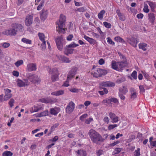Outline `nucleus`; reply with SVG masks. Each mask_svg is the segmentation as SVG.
I'll list each match as a JSON object with an SVG mask.
<instances>
[{
    "mask_svg": "<svg viewBox=\"0 0 156 156\" xmlns=\"http://www.w3.org/2000/svg\"><path fill=\"white\" fill-rule=\"evenodd\" d=\"M11 27L12 28L3 31L2 34L6 35L15 36L17 33L22 32L24 30L23 26L19 23H13Z\"/></svg>",
    "mask_w": 156,
    "mask_h": 156,
    "instance_id": "nucleus-1",
    "label": "nucleus"
},
{
    "mask_svg": "<svg viewBox=\"0 0 156 156\" xmlns=\"http://www.w3.org/2000/svg\"><path fill=\"white\" fill-rule=\"evenodd\" d=\"M66 21V16L63 14H61L59 21L56 23V30L59 33H65L67 28H65Z\"/></svg>",
    "mask_w": 156,
    "mask_h": 156,
    "instance_id": "nucleus-2",
    "label": "nucleus"
},
{
    "mask_svg": "<svg viewBox=\"0 0 156 156\" xmlns=\"http://www.w3.org/2000/svg\"><path fill=\"white\" fill-rule=\"evenodd\" d=\"M88 135L91 140L95 144H99L104 140L101 135L93 129H91L89 131Z\"/></svg>",
    "mask_w": 156,
    "mask_h": 156,
    "instance_id": "nucleus-3",
    "label": "nucleus"
},
{
    "mask_svg": "<svg viewBox=\"0 0 156 156\" xmlns=\"http://www.w3.org/2000/svg\"><path fill=\"white\" fill-rule=\"evenodd\" d=\"M77 71V69L76 67H73L70 70L68 74L67 80L63 84L64 86L67 87L69 86V81L76 74Z\"/></svg>",
    "mask_w": 156,
    "mask_h": 156,
    "instance_id": "nucleus-4",
    "label": "nucleus"
},
{
    "mask_svg": "<svg viewBox=\"0 0 156 156\" xmlns=\"http://www.w3.org/2000/svg\"><path fill=\"white\" fill-rule=\"evenodd\" d=\"M27 76L28 80L34 83H39L41 81L40 78L36 75L28 73L27 74Z\"/></svg>",
    "mask_w": 156,
    "mask_h": 156,
    "instance_id": "nucleus-5",
    "label": "nucleus"
},
{
    "mask_svg": "<svg viewBox=\"0 0 156 156\" xmlns=\"http://www.w3.org/2000/svg\"><path fill=\"white\" fill-rule=\"evenodd\" d=\"M49 74H51L52 76L51 79L53 82L56 81L58 77V70L56 68H54L52 69H50L48 71Z\"/></svg>",
    "mask_w": 156,
    "mask_h": 156,
    "instance_id": "nucleus-6",
    "label": "nucleus"
},
{
    "mask_svg": "<svg viewBox=\"0 0 156 156\" xmlns=\"http://www.w3.org/2000/svg\"><path fill=\"white\" fill-rule=\"evenodd\" d=\"M17 85L20 87H23L28 86L30 84L28 81V79H26L21 80L18 79L17 80Z\"/></svg>",
    "mask_w": 156,
    "mask_h": 156,
    "instance_id": "nucleus-7",
    "label": "nucleus"
},
{
    "mask_svg": "<svg viewBox=\"0 0 156 156\" xmlns=\"http://www.w3.org/2000/svg\"><path fill=\"white\" fill-rule=\"evenodd\" d=\"M75 105L72 101L70 102L66 108V112L68 114L71 113L74 110Z\"/></svg>",
    "mask_w": 156,
    "mask_h": 156,
    "instance_id": "nucleus-8",
    "label": "nucleus"
},
{
    "mask_svg": "<svg viewBox=\"0 0 156 156\" xmlns=\"http://www.w3.org/2000/svg\"><path fill=\"white\" fill-rule=\"evenodd\" d=\"M48 15V10L43 9L40 12V18L41 20L44 21L47 18Z\"/></svg>",
    "mask_w": 156,
    "mask_h": 156,
    "instance_id": "nucleus-9",
    "label": "nucleus"
},
{
    "mask_svg": "<svg viewBox=\"0 0 156 156\" xmlns=\"http://www.w3.org/2000/svg\"><path fill=\"white\" fill-rule=\"evenodd\" d=\"M33 21V15H28L26 16V19L25 20V25L27 27L30 26L32 24Z\"/></svg>",
    "mask_w": 156,
    "mask_h": 156,
    "instance_id": "nucleus-10",
    "label": "nucleus"
},
{
    "mask_svg": "<svg viewBox=\"0 0 156 156\" xmlns=\"http://www.w3.org/2000/svg\"><path fill=\"white\" fill-rule=\"evenodd\" d=\"M62 38L60 37H59L55 39V42L58 49L61 51L62 49L63 45L62 43Z\"/></svg>",
    "mask_w": 156,
    "mask_h": 156,
    "instance_id": "nucleus-11",
    "label": "nucleus"
},
{
    "mask_svg": "<svg viewBox=\"0 0 156 156\" xmlns=\"http://www.w3.org/2000/svg\"><path fill=\"white\" fill-rule=\"evenodd\" d=\"M128 42L133 47H136L138 41L136 38L132 37L128 39Z\"/></svg>",
    "mask_w": 156,
    "mask_h": 156,
    "instance_id": "nucleus-12",
    "label": "nucleus"
},
{
    "mask_svg": "<svg viewBox=\"0 0 156 156\" xmlns=\"http://www.w3.org/2000/svg\"><path fill=\"white\" fill-rule=\"evenodd\" d=\"M36 65L35 63H30L28 64L27 67V69L28 71L31 72L36 70Z\"/></svg>",
    "mask_w": 156,
    "mask_h": 156,
    "instance_id": "nucleus-13",
    "label": "nucleus"
},
{
    "mask_svg": "<svg viewBox=\"0 0 156 156\" xmlns=\"http://www.w3.org/2000/svg\"><path fill=\"white\" fill-rule=\"evenodd\" d=\"M101 85L104 87H112L115 86V84L113 82L107 81L101 82Z\"/></svg>",
    "mask_w": 156,
    "mask_h": 156,
    "instance_id": "nucleus-14",
    "label": "nucleus"
},
{
    "mask_svg": "<svg viewBox=\"0 0 156 156\" xmlns=\"http://www.w3.org/2000/svg\"><path fill=\"white\" fill-rule=\"evenodd\" d=\"M76 156H87L86 151L83 149H80L75 151Z\"/></svg>",
    "mask_w": 156,
    "mask_h": 156,
    "instance_id": "nucleus-15",
    "label": "nucleus"
},
{
    "mask_svg": "<svg viewBox=\"0 0 156 156\" xmlns=\"http://www.w3.org/2000/svg\"><path fill=\"white\" fill-rule=\"evenodd\" d=\"M58 58L59 60L61 61L62 62L64 63H69L71 62L69 58L64 55H60L58 56Z\"/></svg>",
    "mask_w": 156,
    "mask_h": 156,
    "instance_id": "nucleus-16",
    "label": "nucleus"
},
{
    "mask_svg": "<svg viewBox=\"0 0 156 156\" xmlns=\"http://www.w3.org/2000/svg\"><path fill=\"white\" fill-rule=\"evenodd\" d=\"M109 116L110 119H112V123H116L118 122L119 117L116 116L115 114L112 112H110Z\"/></svg>",
    "mask_w": 156,
    "mask_h": 156,
    "instance_id": "nucleus-17",
    "label": "nucleus"
},
{
    "mask_svg": "<svg viewBox=\"0 0 156 156\" xmlns=\"http://www.w3.org/2000/svg\"><path fill=\"white\" fill-rule=\"evenodd\" d=\"M116 12L120 20L124 21L126 20V17L125 15L123 13H121L119 10L118 9L116 10Z\"/></svg>",
    "mask_w": 156,
    "mask_h": 156,
    "instance_id": "nucleus-18",
    "label": "nucleus"
},
{
    "mask_svg": "<svg viewBox=\"0 0 156 156\" xmlns=\"http://www.w3.org/2000/svg\"><path fill=\"white\" fill-rule=\"evenodd\" d=\"M96 71L100 77L102 76V75H105L107 73V71L106 70L102 69L100 68H97Z\"/></svg>",
    "mask_w": 156,
    "mask_h": 156,
    "instance_id": "nucleus-19",
    "label": "nucleus"
},
{
    "mask_svg": "<svg viewBox=\"0 0 156 156\" xmlns=\"http://www.w3.org/2000/svg\"><path fill=\"white\" fill-rule=\"evenodd\" d=\"M148 18L149 21L153 24L155 20V17L154 14L153 13L151 12L148 14Z\"/></svg>",
    "mask_w": 156,
    "mask_h": 156,
    "instance_id": "nucleus-20",
    "label": "nucleus"
},
{
    "mask_svg": "<svg viewBox=\"0 0 156 156\" xmlns=\"http://www.w3.org/2000/svg\"><path fill=\"white\" fill-rule=\"evenodd\" d=\"M118 65H119V70H120L122 68L127 66V62L125 60H123L121 62H118Z\"/></svg>",
    "mask_w": 156,
    "mask_h": 156,
    "instance_id": "nucleus-21",
    "label": "nucleus"
},
{
    "mask_svg": "<svg viewBox=\"0 0 156 156\" xmlns=\"http://www.w3.org/2000/svg\"><path fill=\"white\" fill-rule=\"evenodd\" d=\"M60 111V109L58 108H55L50 109V113L51 114L56 115Z\"/></svg>",
    "mask_w": 156,
    "mask_h": 156,
    "instance_id": "nucleus-22",
    "label": "nucleus"
},
{
    "mask_svg": "<svg viewBox=\"0 0 156 156\" xmlns=\"http://www.w3.org/2000/svg\"><path fill=\"white\" fill-rule=\"evenodd\" d=\"M84 38L91 44L94 45L96 42V41L95 40L86 35L84 36Z\"/></svg>",
    "mask_w": 156,
    "mask_h": 156,
    "instance_id": "nucleus-23",
    "label": "nucleus"
},
{
    "mask_svg": "<svg viewBox=\"0 0 156 156\" xmlns=\"http://www.w3.org/2000/svg\"><path fill=\"white\" fill-rule=\"evenodd\" d=\"M112 67L113 69L119 71V65H118V62H116L115 61H112Z\"/></svg>",
    "mask_w": 156,
    "mask_h": 156,
    "instance_id": "nucleus-24",
    "label": "nucleus"
},
{
    "mask_svg": "<svg viewBox=\"0 0 156 156\" xmlns=\"http://www.w3.org/2000/svg\"><path fill=\"white\" fill-rule=\"evenodd\" d=\"M147 2L150 6L151 10L153 12H155L154 9L156 6L154 2L148 1H147Z\"/></svg>",
    "mask_w": 156,
    "mask_h": 156,
    "instance_id": "nucleus-25",
    "label": "nucleus"
},
{
    "mask_svg": "<svg viewBox=\"0 0 156 156\" xmlns=\"http://www.w3.org/2000/svg\"><path fill=\"white\" fill-rule=\"evenodd\" d=\"M119 93L123 94H125L128 92L127 87L125 86H123L119 89Z\"/></svg>",
    "mask_w": 156,
    "mask_h": 156,
    "instance_id": "nucleus-26",
    "label": "nucleus"
},
{
    "mask_svg": "<svg viewBox=\"0 0 156 156\" xmlns=\"http://www.w3.org/2000/svg\"><path fill=\"white\" fill-rule=\"evenodd\" d=\"M64 93V91L63 90H59L52 92L51 94L55 96H59L62 95Z\"/></svg>",
    "mask_w": 156,
    "mask_h": 156,
    "instance_id": "nucleus-27",
    "label": "nucleus"
},
{
    "mask_svg": "<svg viewBox=\"0 0 156 156\" xmlns=\"http://www.w3.org/2000/svg\"><path fill=\"white\" fill-rule=\"evenodd\" d=\"M147 46V44L144 43H140L139 44V48L141 49L144 51L146 50Z\"/></svg>",
    "mask_w": 156,
    "mask_h": 156,
    "instance_id": "nucleus-28",
    "label": "nucleus"
},
{
    "mask_svg": "<svg viewBox=\"0 0 156 156\" xmlns=\"http://www.w3.org/2000/svg\"><path fill=\"white\" fill-rule=\"evenodd\" d=\"M39 101L43 103H50L52 101L51 99L49 98H43L40 99Z\"/></svg>",
    "mask_w": 156,
    "mask_h": 156,
    "instance_id": "nucleus-29",
    "label": "nucleus"
},
{
    "mask_svg": "<svg viewBox=\"0 0 156 156\" xmlns=\"http://www.w3.org/2000/svg\"><path fill=\"white\" fill-rule=\"evenodd\" d=\"M13 154L12 152L10 151H5L2 154V156H12Z\"/></svg>",
    "mask_w": 156,
    "mask_h": 156,
    "instance_id": "nucleus-30",
    "label": "nucleus"
},
{
    "mask_svg": "<svg viewBox=\"0 0 156 156\" xmlns=\"http://www.w3.org/2000/svg\"><path fill=\"white\" fill-rule=\"evenodd\" d=\"M40 109L37 106H34L31 107L30 109V112L31 113H33L34 112H36L38 111Z\"/></svg>",
    "mask_w": 156,
    "mask_h": 156,
    "instance_id": "nucleus-31",
    "label": "nucleus"
},
{
    "mask_svg": "<svg viewBox=\"0 0 156 156\" xmlns=\"http://www.w3.org/2000/svg\"><path fill=\"white\" fill-rule=\"evenodd\" d=\"M105 12L104 10H101L98 14V18L101 20L103 19V16L105 13Z\"/></svg>",
    "mask_w": 156,
    "mask_h": 156,
    "instance_id": "nucleus-32",
    "label": "nucleus"
},
{
    "mask_svg": "<svg viewBox=\"0 0 156 156\" xmlns=\"http://www.w3.org/2000/svg\"><path fill=\"white\" fill-rule=\"evenodd\" d=\"M114 40L117 42H119L122 43H125L124 40L119 36H117L114 38Z\"/></svg>",
    "mask_w": 156,
    "mask_h": 156,
    "instance_id": "nucleus-33",
    "label": "nucleus"
},
{
    "mask_svg": "<svg viewBox=\"0 0 156 156\" xmlns=\"http://www.w3.org/2000/svg\"><path fill=\"white\" fill-rule=\"evenodd\" d=\"M5 94L4 98V101H6L8 100L12 97V94L11 93Z\"/></svg>",
    "mask_w": 156,
    "mask_h": 156,
    "instance_id": "nucleus-34",
    "label": "nucleus"
},
{
    "mask_svg": "<svg viewBox=\"0 0 156 156\" xmlns=\"http://www.w3.org/2000/svg\"><path fill=\"white\" fill-rule=\"evenodd\" d=\"M108 91L107 89L105 88H103L102 90L99 91H98L99 93L101 95H103L105 94H107L108 93Z\"/></svg>",
    "mask_w": 156,
    "mask_h": 156,
    "instance_id": "nucleus-35",
    "label": "nucleus"
},
{
    "mask_svg": "<svg viewBox=\"0 0 156 156\" xmlns=\"http://www.w3.org/2000/svg\"><path fill=\"white\" fill-rule=\"evenodd\" d=\"M21 41L23 43L27 44H30L31 43V40L25 38H23L22 39Z\"/></svg>",
    "mask_w": 156,
    "mask_h": 156,
    "instance_id": "nucleus-36",
    "label": "nucleus"
},
{
    "mask_svg": "<svg viewBox=\"0 0 156 156\" xmlns=\"http://www.w3.org/2000/svg\"><path fill=\"white\" fill-rule=\"evenodd\" d=\"M39 38L42 42L45 41L44 40V35L43 33H39L38 34Z\"/></svg>",
    "mask_w": 156,
    "mask_h": 156,
    "instance_id": "nucleus-37",
    "label": "nucleus"
},
{
    "mask_svg": "<svg viewBox=\"0 0 156 156\" xmlns=\"http://www.w3.org/2000/svg\"><path fill=\"white\" fill-rule=\"evenodd\" d=\"M48 110H46L41 113H38L39 117L44 116L48 115Z\"/></svg>",
    "mask_w": 156,
    "mask_h": 156,
    "instance_id": "nucleus-38",
    "label": "nucleus"
},
{
    "mask_svg": "<svg viewBox=\"0 0 156 156\" xmlns=\"http://www.w3.org/2000/svg\"><path fill=\"white\" fill-rule=\"evenodd\" d=\"M64 49L68 52V53H69L70 54L73 53V51H74L73 49L71 48L67 45L64 48Z\"/></svg>",
    "mask_w": 156,
    "mask_h": 156,
    "instance_id": "nucleus-39",
    "label": "nucleus"
},
{
    "mask_svg": "<svg viewBox=\"0 0 156 156\" xmlns=\"http://www.w3.org/2000/svg\"><path fill=\"white\" fill-rule=\"evenodd\" d=\"M44 0H42L40 2V3L37 8V10H40L42 9L43 6H44Z\"/></svg>",
    "mask_w": 156,
    "mask_h": 156,
    "instance_id": "nucleus-40",
    "label": "nucleus"
},
{
    "mask_svg": "<svg viewBox=\"0 0 156 156\" xmlns=\"http://www.w3.org/2000/svg\"><path fill=\"white\" fill-rule=\"evenodd\" d=\"M102 103L104 104L107 105L108 104H111V101L110 98H107L103 100L102 101Z\"/></svg>",
    "mask_w": 156,
    "mask_h": 156,
    "instance_id": "nucleus-41",
    "label": "nucleus"
},
{
    "mask_svg": "<svg viewBox=\"0 0 156 156\" xmlns=\"http://www.w3.org/2000/svg\"><path fill=\"white\" fill-rule=\"evenodd\" d=\"M23 63V61L22 60H20L17 61L15 63V65L17 67H18Z\"/></svg>",
    "mask_w": 156,
    "mask_h": 156,
    "instance_id": "nucleus-42",
    "label": "nucleus"
},
{
    "mask_svg": "<svg viewBox=\"0 0 156 156\" xmlns=\"http://www.w3.org/2000/svg\"><path fill=\"white\" fill-rule=\"evenodd\" d=\"M148 6L146 4H145L144 8L143 9L144 12L146 13H148L149 11V9L148 8Z\"/></svg>",
    "mask_w": 156,
    "mask_h": 156,
    "instance_id": "nucleus-43",
    "label": "nucleus"
},
{
    "mask_svg": "<svg viewBox=\"0 0 156 156\" xmlns=\"http://www.w3.org/2000/svg\"><path fill=\"white\" fill-rule=\"evenodd\" d=\"M131 76L133 79L136 80L137 78V72L136 71H134L131 74Z\"/></svg>",
    "mask_w": 156,
    "mask_h": 156,
    "instance_id": "nucleus-44",
    "label": "nucleus"
},
{
    "mask_svg": "<svg viewBox=\"0 0 156 156\" xmlns=\"http://www.w3.org/2000/svg\"><path fill=\"white\" fill-rule=\"evenodd\" d=\"M68 46V47L71 48H75L77 46H79V44H76L74 42H73L71 44H69L68 45H67Z\"/></svg>",
    "mask_w": 156,
    "mask_h": 156,
    "instance_id": "nucleus-45",
    "label": "nucleus"
},
{
    "mask_svg": "<svg viewBox=\"0 0 156 156\" xmlns=\"http://www.w3.org/2000/svg\"><path fill=\"white\" fill-rule=\"evenodd\" d=\"M103 24L104 26L108 28H110L111 27V25L110 23H108L107 22H104Z\"/></svg>",
    "mask_w": 156,
    "mask_h": 156,
    "instance_id": "nucleus-46",
    "label": "nucleus"
},
{
    "mask_svg": "<svg viewBox=\"0 0 156 156\" xmlns=\"http://www.w3.org/2000/svg\"><path fill=\"white\" fill-rule=\"evenodd\" d=\"M118 125L116 124L113 125H109L108 127V130H111L113 129L114 128L117 127Z\"/></svg>",
    "mask_w": 156,
    "mask_h": 156,
    "instance_id": "nucleus-47",
    "label": "nucleus"
},
{
    "mask_svg": "<svg viewBox=\"0 0 156 156\" xmlns=\"http://www.w3.org/2000/svg\"><path fill=\"white\" fill-rule=\"evenodd\" d=\"M59 125V123H56L54 125L52 126L51 128V131L52 132L54 131L55 130V129Z\"/></svg>",
    "mask_w": 156,
    "mask_h": 156,
    "instance_id": "nucleus-48",
    "label": "nucleus"
},
{
    "mask_svg": "<svg viewBox=\"0 0 156 156\" xmlns=\"http://www.w3.org/2000/svg\"><path fill=\"white\" fill-rule=\"evenodd\" d=\"M140 148H138L137 150L135 151V156H139L140 155Z\"/></svg>",
    "mask_w": 156,
    "mask_h": 156,
    "instance_id": "nucleus-49",
    "label": "nucleus"
},
{
    "mask_svg": "<svg viewBox=\"0 0 156 156\" xmlns=\"http://www.w3.org/2000/svg\"><path fill=\"white\" fill-rule=\"evenodd\" d=\"M104 152L102 150H99L96 151V153L97 156H100L103 154Z\"/></svg>",
    "mask_w": 156,
    "mask_h": 156,
    "instance_id": "nucleus-50",
    "label": "nucleus"
},
{
    "mask_svg": "<svg viewBox=\"0 0 156 156\" xmlns=\"http://www.w3.org/2000/svg\"><path fill=\"white\" fill-rule=\"evenodd\" d=\"M107 42L109 44H112V45H114L115 44V43L113 42L112 39L109 37H108L107 38Z\"/></svg>",
    "mask_w": 156,
    "mask_h": 156,
    "instance_id": "nucleus-51",
    "label": "nucleus"
},
{
    "mask_svg": "<svg viewBox=\"0 0 156 156\" xmlns=\"http://www.w3.org/2000/svg\"><path fill=\"white\" fill-rule=\"evenodd\" d=\"M87 116V114H84L80 117V119L82 121H84V119L86 118Z\"/></svg>",
    "mask_w": 156,
    "mask_h": 156,
    "instance_id": "nucleus-52",
    "label": "nucleus"
},
{
    "mask_svg": "<svg viewBox=\"0 0 156 156\" xmlns=\"http://www.w3.org/2000/svg\"><path fill=\"white\" fill-rule=\"evenodd\" d=\"M69 91L73 93H78L79 91L78 89L76 88H72L69 89Z\"/></svg>",
    "mask_w": 156,
    "mask_h": 156,
    "instance_id": "nucleus-53",
    "label": "nucleus"
},
{
    "mask_svg": "<svg viewBox=\"0 0 156 156\" xmlns=\"http://www.w3.org/2000/svg\"><path fill=\"white\" fill-rule=\"evenodd\" d=\"M14 100L12 98L10 100L9 102V105L10 107L11 108H12V107L13 106V104L14 103Z\"/></svg>",
    "mask_w": 156,
    "mask_h": 156,
    "instance_id": "nucleus-54",
    "label": "nucleus"
},
{
    "mask_svg": "<svg viewBox=\"0 0 156 156\" xmlns=\"http://www.w3.org/2000/svg\"><path fill=\"white\" fill-rule=\"evenodd\" d=\"M111 103L113 102L115 103H117L118 102V100L115 98H110Z\"/></svg>",
    "mask_w": 156,
    "mask_h": 156,
    "instance_id": "nucleus-55",
    "label": "nucleus"
},
{
    "mask_svg": "<svg viewBox=\"0 0 156 156\" xmlns=\"http://www.w3.org/2000/svg\"><path fill=\"white\" fill-rule=\"evenodd\" d=\"M93 120V119L90 117L89 119H86L85 122L87 124H89Z\"/></svg>",
    "mask_w": 156,
    "mask_h": 156,
    "instance_id": "nucleus-56",
    "label": "nucleus"
},
{
    "mask_svg": "<svg viewBox=\"0 0 156 156\" xmlns=\"http://www.w3.org/2000/svg\"><path fill=\"white\" fill-rule=\"evenodd\" d=\"M41 48L42 50H44L46 48V41H44L42 42V43L41 45Z\"/></svg>",
    "mask_w": 156,
    "mask_h": 156,
    "instance_id": "nucleus-57",
    "label": "nucleus"
},
{
    "mask_svg": "<svg viewBox=\"0 0 156 156\" xmlns=\"http://www.w3.org/2000/svg\"><path fill=\"white\" fill-rule=\"evenodd\" d=\"M125 79L123 78H121L120 79H117L116 81V82L118 83H120L124 81H125Z\"/></svg>",
    "mask_w": 156,
    "mask_h": 156,
    "instance_id": "nucleus-58",
    "label": "nucleus"
},
{
    "mask_svg": "<svg viewBox=\"0 0 156 156\" xmlns=\"http://www.w3.org/2000/svg\"><path fill=\"white\" fill-rule=\"evenodd\" d=\"M103 121L105 123L107 124L109 122L108 118L107 116H105L104 118Z\"/></svg>",
    "mask_w": 156,
    "mask_h": 156,
    "instance_id": "nucleus-59",
    "label": "nucleus"
},
{
    "mask_svg": "<svg viewBox=\"0 0 156 156\" xmlns=\"http://www.w3.org/2000/svg\"><path fill=\"white\" fill-rule=\"evenodd\" d=\"M137 97V94L136 92H133L131 94V98L133 99H134Z\"/></svg>",
    "mask_w": 156,
    "mask_h": 156,
    "instance_id": "nucleus-60",
    "label": "nucleus"
},
{
    "mask_svg": "<svg viewBox=\"0 0 156 156\" xmlns=\"http://www.w3.org/2000/svg\"><path fill=\"white\" fill-rule=\"evenodd\" d=\"M2 46L4 48H6L10 46V44L8 43L5 42L2 44Z\"/></svg>",
    "mask_w": 156,
    "mask_h": 156,
    "instance_id": "nucleus-61",
    "label": "nucleus"
},
{
    "mask_svg": "<svg viewBox=\"0 0 156 156\" xmlns=\"http://www.w3.org/2000/svg\"><path fill=\"white\" fill-rule=\"evenodd\" d=\"M58 139V137L57 136H55L54 138L50 139V141L53 142H55Z\"/></svg>",
    "mask_w": 156,
    "mask_h": 156,
    "instance_id": "nucleus-62",
    "label": "nucleus"
},
{
    "mask_svg": "<svg viewBox=\"0 0 156 156\" xmlns=\"http://www.w3.org/2000/svg\"><path fill=\"white\" fill-rule=\"evenodd\" d=\"M139 87L140 92H145V89L143 85H140L139 86Z\"/></svg>",
    "mask_w": 156,
    "mask_h": 156,
    "instance_id": "nucleus-63",
    "label": "nucleus"
},
{
    "mask_svg": "<svg viewBox=\"0 0 156 156\" xmlns=\"http://www.w3.org/2000/svg\"><path fill=\"white\" fill-rule=\"evenodd\" d=\"M13 75L14 76L18 77L19 76V72L18 71H14L12 72Z\"/></svg>",
    "mask_w": 156,
    "mask_h": 156,
    "instance_id": "nucleus-64",
    "label": "nucleus"
}]
</instances>
